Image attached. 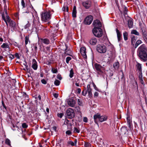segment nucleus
<instances>
[{
    "label": "nucleus",
    "mask_w": 147,
    "mask_h": 147,
    "mask_svg": "<svg viewBox=\"0 0 147 147\" xmlns=\"http://www.w3.org/2000/svg\"><path fill=\"white\" fill-rule=\"evenodd\" d=\"M137 55L142 61H147V47L144 44L142 45L138 48Z\"/></svg>",
    "instance_id": "f257e3e1"
},
{
    "label": "nucleus",
    "mask_w": 147,
    "mask_h": 147,
    "mask_svg": "<svg viewBox=\"0 0 147 147\" xmlns=\"http://www.w3.org/2000/svg\"><path fill=\"white\" fill-rule=\"evenodd\" d=\"M97 51L99 53H104L106 52L107 48L105 46L103 45L98 44L96 47Z\"/></svg>",
    "instance_id": "f03ea898"
},
{
    "label": "nucleus",
    "mask_w": 147,
    "mask_h": 147,
    "mask_svg": "<svg viewBox=\"0 0 147 147\" xmlns=\"http://www.w3.org/2000/svg\"><path fill=\"white\" fill-rule=\"evenodd\" d=\"M92 32L94 35L96 37L100 38L102 35V31L101 28H94L92 30Z\"/></svg>",
    "instance_id": "7ed1b4c3"
},
{
    "label": "nucleus",
    "mask_w": 147,
    "mask_h": 147,
    "mask_svg": "<svg viewBox=\"0 0 147 147\" xmlns=\"http://www.w3.org/2000/svg\"><path fill=\"white\" fill-rule=\"evenodd\" d=\"M66 113L67 117L69 119H71L75 117V113L74 111L72 109H68L67 110Z\"/></svg>",
    "instance_id": "20e7f679"
},
{
    "label": "nucleus",
    "mask_w": 147,
    "mask_h": 147,
    "mask_svg": "<svg viewBox=\"0 0 147 147\" xmlns=\"http://www.w3.org/2000/svg\"><path fill=\"white\" fill-rule=\"evenodd\" d=\"M94 67L96 71L98 74L99 75H101L103 73V70L104 68L99 64L96 63L94 64Z\"/></svg>",
    "instance_id": "39448f33"
},
{
    "label": "nucleus",
    "mask_w": 147,
    "mask_h": 147,
    "mask_svg": "<svg viewBox=\"0 0 147 147\" xmlns=\"http://www.w3.org/2000/svg\"><path fill=\"white\" fill-rule=\"evenodd\" d=\"M41 18L42 20L43 21H48L51 18L50 13L48 12H45L42 13Z\"/></svg>",
    "instance_id": "423d86ee"
},
{
    "label": "nucleus",
    "mask_w": 147,
    "mask_h": 147,
    "mask_svg": "<svg viewBox=\"0 0 147 147\" xmlns=\"http://www.w3.org/2000/svg\"><path fill=\"white\" fill-rule=\"evenodd\" d=\"M93 18V17L91 15L87 16L84 20V23L85 24L90 25L92 22Z\"/></svg>",
    "instance_id": "0eeeda50"
},
{
    "label": "nucleus",
    "mask_w": 147,
    "mask_h": 147,
    "mask_svg": "<svg viewBox=\"0 0 147 147\" xmlns=\"http://www.w3.org/2000/svg\"><path fill=\"white\" fill-rule=\"evenodd\" d=\"M92 1L91 0H88L83 3V6L86 9L89 8L91 6Z\"/></svg>",
    "instance_id": "6e6552de"
},
{
    "label": "nucleus",
    "mask_w": 147,
    "mask_h": 147,
    "mask_svg": "<svg viewBox=\"0 0 147 147\" xmlns=\"http://www.w3.org/2000/svg\"><path fill=\"white\" fill-rule=\"evenodd\" d=\"M93 24L94 26V28H100L102 26L101 23L98 20H94L93 22Z\"/></svg>",
    "instance_id": "1a4fd4ad"
},
{
    "label": "nucleus",
    "mask_w": 147,
    "mask_h": 147,
    "mask_svg": "<svg viewBox=\"0 0 147 147\" xmlns=\"http://www.w3.org/2000/svg\"><path fill=\"white\" fill-rule=\"evenodd\" d=\"M68 105L72 107H74L76 104V102L73 98H71L67 100Z\"/></svg>",
    "instance_id": "9d476101"
},
{
    "label": "nucleus",
    "mask_w": 147,
    "mask_h": 147,
    "mask_svg": "<svg viewBox=\"0 0 147 147\" xmlns=\"http://www.w3.org/2000/svg\"><path fill=\"white\" fill-rule=\"evenodd\" d=\"M81 54L82 56L84 58H87V56L86 54V48L84 47H82L80 49Z\"/></svg>",
    "instance_id": "9b49d317"
},
{
    "label": "nucleus",
    "mask_w": 147,
    "mask_h": 147,
    "mask_svg": "<svg viewBox=\"0 0 147 147\" xmlns=\"http://www.w3.org/2000/svg\"><path fill=\"white\" fill-rule=\"evenodd\" d=\"M93 118L95 123L98 126V122L100 121V114L97 113L94 115L93 116Z\"/></svg>",
    "instance_id": "f8f14e48"
},
{
    "label": "nucleus",
    "mask_w": 147,
    "mask_h": 147,
    "mask_svg": "<svg viewBox=\"0 0 147 147\" xmlns=\"http://www.w3.org/2000/svg\"><path fill=\"white\" fill-rule=\"evenodd\" d=\"M32 67L34 70H36L37 69L38 65L35 59H32Z\"/></svg>",
    "instance_id": "ddd939ff"
},
{
    "label": "nucleus",
    "mask_w": 147,
    "mask_h": 147,
    "mask_svg": "<svg viewBox=\"0 0 147 147\" xmlns=\"http://www.w3.org/2000/svg\"><path fill=\"white\" fill-rule=\"evenodd\" d=\"M97 42V39L94 37L92 38L89 40V42L92 45H95Z\"/></svg>",
    "instance_id": "4468645a"
},
{
    "label": "nucleus",
    "mask_w": 147,
    "mask_h": 147,
    "mask_svg": "<svg viewBox=\"0 0 147 147\" xmlns=\"http://www.w3.org/2000/svg\"><path fill=\"white\" fill-rule=\"evenodd\" d=\"M9 23V24L10 26L14 30L16 28V25L15 22L14 21L12 20L10 21Z\"/></svg>",
    "instance_id": "2eb2a0df"
},
{
    "label": "nucleus",
    "mask_w": 147,
    "mask_h": 147,
    "mask_svg": "<svg viewBox=\"0 0 147 147\" xmlns=\"http://www.w3.org/2000/svg\"><path fill=\"white\" fill-rule=\"evenodd\" d=\"M23 65L25 66L26 69L24 68L23 69L25 70H26L28 73H30L31 71H32V69L29 68L28 66L27 65V63L26 61H25Z\"/></svg>",
    "instance_id": "dca6fc26"
},
{
    "label": "nucleus",
    "mask_w": 147,
    "mask_h": 147,
    "mask_svg": "<svg viewBox=\"0 0 147 147\" xmlns=\"http://www.w3.org/2000/svg\"><path fill=\"white\" fill-rule=\"evenodd\" d=\"M77 10L76 7L74 6L73 7L72 12V16L73 17L76 18V17Z\"/></svg>",
    "instance_id": "f3484780"
},
{
    "label": "nucleus",
    "mask_w": 147,
    "mask_h": 147,
    "mask_svg": "<svg viewBox=\"0 0 147 147\" xmlns=\"http://www.w3.org/2000/svg\"><path fill=\"white\" fill-rule=\"evenodd\" d=\"M121 130L122 134H124L128 131L127 127L125 126L122 127L121 129Z\"/></svg>",
    "instance_id": "a211bd4d"
},
{
    "label": "nucleus",
    "mask_w": 147,
    "mask_h": 147,
    "mask_svg": "<svg viewBox=\"0 0 147 147\" xmlns=\"http://www.w3.org/2000/svg\"><path fill=\"white\" fill-rule=\"evenodd\" d=\"M107 119V117L105 115L101 116L100 115V118L99 121L102 122L106 121Z\"/></svg>",
    "instance_id": "6ab92c4d"
},
{
    "label": "nucleus",
    "mask_w": 147,
    "mask_h": 147,
    "mask_svg": "<svg viewBox=\"0 0 147 147\" xmlns=\"http://www.w3.org/2000/svg\"><path fill=\"white\" fill-rule=\"evenodd\" d=\"M142 43V41L140 40H138L137 41L136 43L134 44V47L135 49L140 44Z\"/></svg>",
    "instance_id": "aec40b11"
},
{
    "label": "nucleus",
    "mask_w": 147,
    "mask_h": 147,
    "mask_svg": "<svg viewBox=\"0 0 147 147\" xmlns=\"http://www.w3.org/2000/svg\"><path fill=\"white\" fill-rule=\"evenodd\" d=\"M136 67L139 70V72L142 71V68L141 64L138 62H137Z\"/></svg>",
    "instance_id": "412c9836"
},
{
    "label": "nucleus",
    "mask_w": 147,
    "mask_h": 147,
    "mask_svg": "<svg viewBox=\"0 0 147 147\" xmlns=\"http://www.w3.org/2000/svg\"><path fill=\"white\" fill-rule=\"evenodd\" d=\"M113 66L115 69H118L119 66V63L118 62H115L113 64Z\"/></svg>",
    "instance_id": "4be33fe9"
},
{
    "label": "nucleus",
    "mask_w": 147,
    "mask_h": 147,
    "mask_svg": "<svg viewBox=\"0 0 147 147\" xmlns=\"http://www.w3.org/2000/svg\"><path fill=\"white\" fill-rule=\"evenodd\" d=\"M66 49L65 51V53L67 55H70L69 54L71 53V51L69 49H67V46L65 45Z\"/></svg>",
    "instance_id": "5701e85b"
},
{
    "label": "nucleus",
    "mask_w": 147,
    "mask_h": 147,
    "mask_svg": "<svg viewBox=\"0 0 147 147\" xmlns=\"http://www.w3.org/2000/svg\"><path fill=\"white\" fill-rule=\"evenodd\" d=\"M131 45H132L133 46H134L135 43L136 41V40L134 38V37H132V36H131Z\"/></svg>",
    "instance_id": "b1692460"
},
{
    "label": "nucleus",
    "mask_w": 147,
    "mask_h": 147,
    "mask_svg": "<svg viewBox=\"0 0 147 147\" xmlns=\"http://www.w3.org/2000/svg\"><path fill=\"white\" fill-rule=\"evenodd\" d=\"M133 24V22L131 20H129L128 21V25L129 28H131L132 27Z\"/></svg>",
    "instance_id": "393cba45"
},
{
    "label": "nucleus",
    "mask_w": 147,
    "mask_h": 147,
    "mask_svg": "<svg viewBox=\"0 0 147 147\" xmlns=\"http://www.w3.org/2000/svg\"><path fill=\"white\" fill-rule=\"evenodd\" d=\"M42 42L45 44L48 45L49 43V40L48 39L44 38L42 39Z\"/></svg>",
    "instance_id": "a878e982"
},
{
    "label": "nucleus",
    "mask_w": 147,
    "mask_h": 147,
    "mask_svg": "<svg viewBox=\"0 0 147 147\" xmlns=\"http://www.w3.org/2000/svg\"><path fill=\"white\" fill-rule=\"evenodd\" d=\"M128 34L126 32H125L123 33V36L124 39L125 40H126L128 39Z\"/></svg>",
    "instance_id": "bb28decb"
},
{
    "label": "nucleus",
    "mask_w": 147,
    "mask_h": 147,
    "mask_svg": "<svg viewBox=\"0 0 147 147\" xmlns=\"http://www.w3.org/2000/svg\"><path fill=\"white\" fill-rule=\"evenodd\" d=\"M34 24L35 25V26L36 27H38V25L39 24V22L38 19L37 20H34L33 21Z\"/></svg>",
    "instance_id": "cd10ccee"
},
{
    "label": "nucleus",
    "mask_w": 147,
    "mask_h": 147,
    "mask_svg": "<svg viewBox=\"0 0 147 147\" xmlns=\"http://www.w3.org/2000/svg\"><path fill=\"white\" fill-rule=\"evenodd\" d=\"M131 34H134L137 36H139L140 35L139 33L136 30H132L131 31Z\"/></svg>",
    "instance_id": "c85d7f7f"
},
{
    "label": "nucleus",
    "mask_w": 147,
    "mask_h": 147,
    "mask_svg": "<svg viewBox=\"0 0 147 147\" xmlns=\"http://www.w3.org/2000/svg\"><path fill=\"white\" fill-rule=\"evenodd\" d=\"M141 30L142 32V34L147 32V29H146L145 26H142L141 27Z\"/></svg>",
    "instance_id": "c756f323"
},
{
    "label": "nucleus",
    "mask_w": 147,
    "mask_h": 147,
    "mask_svg": "<svg viewBox=\"0 0 147 147\" xmlns=\"http://www.w3.org/2000/svg\"><path fill=\"white\" fill-rule=\"evenodd\" d=\"M2 48H9V46L6 43H4L1 46Z\"/></svg>",
    "instance_id": "7c9ffc66"
},
{
    "label": "nucleus",
    "mask_w": 147,
    "mask_h": 147,
    "mask_svg": "<svg viewBox=\"0 0 147 147\" xmlns=\"http://www.w3.org/2000/svg\"><path fill=\"white\" fill-rule=\"evenodd\" d=\"M91 90H89L87 91L88 92V96L90 98H91L92 97V92Z\"/></svg>",
    "instance_id": "2f4dec72"
},
{
    "label": "nucleus",
    "mask_w": 147,
    "mask_h": 147,
    "mask_svg": "<svg viewBox=\"0 0 147 147\" xmlns=\"http://www.w3.org/2000/svg\"><path fill=\"white\" fill-rule=\"evenodd\" d=\"M87 90L86 88H85L82 92V95L85 96L87 94Z\"/></svg>",
    "instance_id": "473e14b6"
},
{
    "label": "nucleus",
    "mask_w": 147,
    "mask_h": 147,
    "mask_svg": "<svg viewBox=\"0 0 147 147\" xmlns=\"http://www.w3.org/2000/svg\"><path fill=\"white\" fill-rule=\"evenodd\" d=\"M74 74V71L72 69H71L70 71V74L69 75V77L71 78L73 76V74Z\"/></svg>",
    "instance_id": "72a5a7b5"
},
{
    "label": "nucleus",
    "mask_w": 147,
    "mask_h": 147,
    "mask_svg": "<svg viewBox=\"0 0 147 147\" xmlns=\"http://www.w3.org/2000/svg\"><path fill=\"white\" fill-rule=\"evenodd\" d=\"M25 44L26 45H27L28 43V42L29 41V42H30V41L29 40V37L28 36H26L25 38Z\"/></svg>",
    "instance_id": "f704fd0d"
},
{
    "label": "nucleus",
    "mask_w": 147,
    "mask_h": 147,
    "mask_svg": "<svg viewBox=\"0 0 147 147\" xmlns=\"http://www.w3.org/2000/svg\"><path fill=\"white\" fill-rule=\"evenodd\" d=\"M67 144L68 146H69V145H70L72 146H75V144L74 142L72 141H69L68 142Z\"/></svg>",
    "instance_id": "c9c22d12"
},
{
    "label": "nucleus",
    "mask_w": 147,
    "mask_h": 147,
    "mask_svg": "<svg viewBox=\"0 0 147 147\" xmlns=\"http://www.w3.org/2000/svg\"><path fill=\"white\" fill-rule=\"evenodd\" d=\"M5 143L6 144H7L9 146H10V141L9 139L8 138H7L6 139L5 141Z\"/></svg>",
    "instance_id": "e433bc0d"
},
{
    "label": "nucleus",
    "mask_w": 147,
    "mask_h": 147,
    "mask_svg": "<svg viewBox=\"0 0 147 147\" xmlns=\"http://www.w3.org/2000/svg\"><path fill=\"white\" fill-rule=\"evenodd\" d=\"M138 77L139 79H140L143 78L142 77V71L139 72V74L138 75Z\"/></svg>",
    "instance_id": "4c0bfd02"
},
{
    "label": "nucleus",
    "mask_w": 147,
    "mask_h": 147,
    "mask_svg": "<svg viewBox=\"0 0 147 147\" xmlns=\"http://www.w3.org/2000/svg\"><path fill=\"white\" fill-rule=\"evenodd\" d=\"M63 11H64L68 12V7L67 6H64L62 8Z\"/></svg>",
    "instance_id": "58836bf2"
},
{
    "label": "nucleus",
    "mask_w": 147,
    "mask_h": 147,
    "mask_svg": "<svg viewBox=\"0 0 147 147\" xmlns=\"http://www.w3.org/2000/svg\"><path fill=\"white\" fill-rule=\"evenodd\" d=\"M78 103L80 106H82L83 105L82 102V100L79 99H78Z\"/></svg>",
    "instance_id": "ea45409f"
},
{
    "label": "nucleus",
    "mask_w": 147,
    "mask_h": 147,
    "mask_svg": "<svg viewBox=\"0 0 147 147\" xmlns=\"http://www.w3.org/2000/svg\"><path fill=\"white\" fill-rule=\"evenodd\" d=\"M60 81L59 80H56L54 82V84L56 86H58L59 85Z\"/></svg>",
    "instance_id": "a19ab883"
},
{
    "label": "nucleus",
    "mask_w": 147,
    "mask_h": 147,
    "mask_svg": "<svg viewBox=\"0 0 147 147\" xmlns=\"http://www.w3.org/2000/svg\"><path fill=\"white\" fill-rule=\"evenodd\" d=\"M116 32L117 35V37H121V34L120 32L117 29H116Z\"/></svg>",
    "instance_id": "79ce46f5"
},
{
    "label": "nucleus",
    "mask_w": 147,
    "mask_h": 147,
    "mask_svg": "<svg viewBox=\"0 0 147 147\" xmlns=\"http://www.w3.org/2000/svg\"><path fill=\"white\" fill-rule=\"evenodd\" d=\"M84 145L85 147H90V146L91 144L89 142H85V144H84Z\"/></svg>",
    "instance_id": "37998d69"
},
{
    "label": "nucleus",
    "mask_w": 147,
    "mask_h": 147,
    "mask_svg": "<svg viewBox=\"0 0 147 147\" xmlns=\"http://www.w3.org/2000/svg\"><path fill=\"white\" fill-rule=\"evenodd\" d=\"M22 127L23 128H26L28 127V125L26 123H23L22 124Z\"/></svg>",
    "instance_id": "c03bdc74"
},
{
    "label": "nucleus",
    "mask_w": 147,
    "mask_h": 147,
    "mask_svg": "<svg viewBox=\"0 0 147 147\" xmlns=\"http://www.w3.org/2000/svg\"><path fill=\"white\" fill-rule=\"evenodd\" d=\"M80 132V130L79 128L75 127L74 128V132H76L77 133H79Z\"/></svg>",
    "instance_id": "a18cd8bd"
},
{
    "label": "nucleus",
    "mask_w": 147,
    "mask_h": 147,
    "mask_svg": "<svg viewBox=\"0 0 147 147\" xmlns=\"http://www.w3.org/2000/svg\"><path fill=\"white\" fill-rule=\"evenodd\" d=\"M140 82L142 84L143 86H144L145 85V83L144 81L143 78L139 79Z\"/></svg>",
    "instance_id": "49530a36"
},
{
    "label": "nucleus",
    "mask_w": 147,
    "mask_h": 147,
    "mask_svg": "<svg viewBox=\"0 0 147 147\" xmlns=\"http://www.w3.org/2000/svg\"><path fill=\"white\" fill-rule=\"evenodd\" d=\"M51 71L53 73H56L57 72V68L54 69V68H52Z\"/></svg>",
    "instance_id": "de8ad7c7"
},
{
    "label": "nucleus",
    "mask_w": 147,
    "mask_h": 147,
    "mask_svg": "<svg viewBox=\"0 0 147 147\" xmlns=\"http://www.w3.org/2000/svg\"><path fill=\"white\" fill-rule=\"evenodd\" d=\"M71 58L69 57H67L66 58V62L67 63H69V61L71 59Z\"/></svg>",
    "instance_id": "09e8293b"
},
{
    "label": "nucleus",
    "mask_w": 147,
    "mask_h": 147,
    "mask_svg": "<svg viewBox=\"0 0 147 147\" xmlns=\"http://www.w3.org/2000/svg\"><path fill=\"white\" fill-rule=\"evenodd\" d=\"M17 128L18 129L19 128V127H18V126L16 125H14V124H12V129L13 130H16V128Z\"/></svg>",
    "instance_id": "8fccbe9b"
},
{
    "label": "nucleus",
    "mask_w": 147,
    "mask_h": 147,
    "mask_svg": "<svg viewBox=\"0 0 147 147\" xmlns=\"http://www.w3.org/2000/svg\"><path fill=\"white\" fill-rule=\"evenodd\" d=\"M24 0H22L21 4L23 7V8H24L25 7V3L24 2Z\"/></svg>",
    "instance_id": "3c124183"
},
{
    "label": "nucleus",
    "mask_w": 147,
    "mask_h": 147,
    "mask_svg": "<svg viewBox=\"0 0 147 147\" xmlns=\"http://www.w3.org/2000/svg\"><path fill=\"white\" fill-rule=\"evenodd\" d=\"M142 37L144 39L147 37V32L142 33Z\"/></svg>",
    "instance_id": "603ef678"
},
{
    "label": "nucleus",
    "mask_w": 147,
    "mask_h": 147,
    "mask_svg": "<svg viewBox=\"0 0 147 147\" xmlns=\"http://www.w3.org/2000/svg\"><path fill=\"white\" fill-rule=\"evenodd\" d=\"M6 17L7 20V21L8 23L10 21H12L8 16L7 15Z\"/></svg>",
    "instance_id": "864d4df0"
},
{
    "label": "nucleus",
    "mask_w": 147,
    "mask_h": 147,
    "mask_svg": "<svg viewBox=\"0 0 147 147\" xmlns=\"http://www.w3.org/2000/svg\"><path fill=\"white\" fill-rule=\"evenodd\" d=\"M63 115L64 114L63 113H58L57 114V115L58 117H60V118H61Z\"/></svg>",
    "instance_id": "5fc2aeb1"
},
{
    "label": "nucleus",
    "mask_w": 147,
    "mask_h": 147,
    "mask_svg": "<svg viewBox=\"0 0 147 147\" xmlns=\"http://www.w3.org/2000/svg\"><path fill=\"white\" fill-rule=\"evenodd\" d=\"M127 123L128 124H129L131 123V121L130 120V117H128L127 118Z\"/></svg>",
    "instance_id": "6e6d98bb"
},
{
    "label": "nucleus",
    "mask_w": 147,
    "mask_h": 147,
    "mask_svg": "<svg viewBox=\"0 0 147 147\" xmlns=\"http://www.w3.org/2000/svg\"><path fill=\"white\" fill-rule=\"evenodd\" d=\"M7 7L6 5H5L4 6V10L5 12V14L7 15L8 13H7Z\"/></svg>",
    "instance_id": "4d7b16f0"
},
{
    "label": "nucleus",
    "mask_w": 147,
    "mask_h": 147,
    "mask_svg": "<svg viewBox=\"0 0 147 147\" xmlns=\"http://www.w3.org/2000/svg\"><path fill=\"white\" fill-rule=\"evenodd\" d=\"M23 97L25 98L26 99H27L28 98V95L26 94V93L25 92L23 93Z\"/></svg>",
    "instance_id": "13d9d810"
},
{
    "label": "nucleus",
    "mask_w": 147,
    "mask_h": 147,
    "mask_svg": "<svg viewBox=\"0 0 147 147\" xmlns=\"http://www.w3.org/2000/svg\"><path fill=\"white\" fill-rule=\"evenodd\" d=\"M30 24L29 23H28L24 26V28L26 29L30 27Z\"/></svg>",
    "instance_id": "bf43d9fd"
},
{
    "label": "nucleus",
    "mask_w": 147,
    "mask_h": 147,
    "mask_svg": "<svg viewBox=\"0 0 147 147\" xmlns=\"http://www.w3.org/2000/svg\"><path fill=\"white\" fill-rule=\"evenodd\" d=\"M65 133L67 135H71V131L70 130L67 131H66Z\"/></svg>",
    "instance_id": "052dcab7"
},
{
    "label": "nucleus",
    "mask_w": 147,
    "mask_h": 147,
    "mask_svg": "<svg viewBox=\"0 0 147 147\" xmlns=\"http://www.w3.org/2000/svg\"><path fill=\"white\" fill-rule=\"evenodd\" d=\"M41 82L42 84H46L47 83L46 80L45 79H42V80H41Z\"/></svg>",
    "instance_id": "680f3d73"
},
{
    "label": "nucleus",
    "mask_w": 147,
    "mask_h": 147,
    "mask_svg": "<svg viewBox=\"0 0 147 147\" xmlns=\"http://www.w3.org/2000/svg\"><path fill=\"white\" fill-rule=\"evenodd\" d=\"M88 119L87 117H84L83 118V121L87 123L88 122Z\"/></svg>",
    "instance_id": "e2e57ef3"
},
{
    "label": "nucleus",
    "mask_w": 147,
    "mask_h": 147,
    "mask_svg": "<svg viewBox=\"0 0 147 147\" xmlns=\"http://www.w3.org/2000/svg\"><path fill=\"white\" fill-rule=\"evenodd\" d=\"M76 92L78 94H80L81 92V89L80 88H78L76 90Z\"/></svg>",
    "instance_id": "0e129e2a"
},
{
    "label": "nucleus",
    "mask_w": 147,
    "mask_h": 147,
    "mask_svg": "<svg viewBox=\"0 0 147 147\" xmlns=\"http://www.w3.org/2000/svg\"><path fill=\"white\" fill-rule=\"evenodd\" d=\"M2 104L3 106L4 107V108L6 110H7V108L6 107L5 105V104L4 102L3 101H2Z\"/></svg>",
    "instance_id": "69168bd1"
},
{
    "label": "nucleus",
    "mask_w": 147,
    "mask_h": 147,
    "mask_svg": "<svg viewBox=\"0 0 147 147\" xmlns=\"http://www.w3.org/2000/svg\"><path fill=\"white\" fill-rule=\"evenodd\" d=\"M57 78L59 80H61L62 78L61 75L58 74L57 76Z\"/></svg>",
    "instance_id": "338daca9"
},
{
    "label": "nucleus",
    "mask_w": 147,
    "mask_h": 147,
    "mask_svg": "<svg viewBox=\"0 0 147 147\" xmlns=\"http://www.w3.org/2000/svg\"><path fill=\"white\" fill-rule=\"evenodd\" d=\"M2 19H3V20L4 21H5V20H6L5 18V15H4V13H2Z\"/></svg>",
    "instance_id": "774afa93"
}]
</instances>
